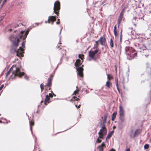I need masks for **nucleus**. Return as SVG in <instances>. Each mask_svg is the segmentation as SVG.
Instances as JSON below:
<instances>
[{"instance_id":"obj_1","label":"nucleus","mask_w":151,"mask_h":151,"mask_svg":"<svg viewBox=\"0 0 151 151\" xmlns=\"http://www.w3.org/2000/svg\"><path fill=\"white\" fill-rule=\"evenodd\" d=\"M29 31H22L18 32L15 37L11 35L9 39L12 42L11 46L10 51L12 53L17 52V55L19 57L22 55L19 51L22 52L25 48L26 41L24 40L28 34Z\"/></svg>"},{"instance_id":"obj_2","label":"nucleus","mask_w":151,"mask_h":151,"mask_svg":"<svg viewBox=\"0 0 151 151\" xmlns=\"http://www.w3.org/2000/svg\"><path fill=\"white\" fill-rule=\"evenodd\" d=\"M125 50L127 55V58L129 60L135 58L137 56V52L132 47H126L125 48Z\"/></svg>"},{"instance_id":"obj_3","label":"nucleus","mask_w":151,"mask_h":151,"mask_svg":"<svg viewBox=\"0 0 151 151\" xmlns=\"http://www.w3.org/2000/svg\"><path fill=\"white\" fill-rule=\"evenodd\" d=\"M81 61L79 59H77L74 63L76 69L78 71V74L80 76L82 77L83 76V70L82 67L83 66V65H82L81 66Z\"/></svg>"},{"instance_id":"obj_4","label":"nucleus","mask_w":151,"mask_h":151,"mask_svg":"<svg viewBox=\"0 0 151 151\" xmlns=\"http://www.w3.org/2000/svg\"><path fill=\"white\" fill-rule=\"evenodd\" d=\"M99 46L95 44L92 49H95V51L90 50L89 52V56L90 58L89 59V61H91L92 60L96 61L97 58L95 56V55L99 51V48L98 47Z\"/></svg>"},{"instance_id":"obj_5","label":"nucleus","mask_w":151,"mask_h":151,"mask_svg":"<svg viewBox=\"0 0 151 151\" xmlns=\"http://www.w3.org/2000/svg\"><path fill=\"white\" fill-rule=\"evenodd\" d=\"M12 70H13L12 75H14V77L18 76L21 77L24 75V73L20 72L19 69L16 66H12L10 69V71Z\"/></svg>"},{"instance_id":"obj_6","label":"nucleus","mask_w":151,"mask_h":151,"mask_svg":"<svg viewBox=\"0 0 151 151\" xmlns=\"http://www.w3.org/2000/svg\"><path fill=\"white\" fill-rule=\"evenodd\" d=\"M146 40L142 37H139L138 39H137V42L140 49L145 50L146 49V46L144 45V42Z\"/></svg>"},{"instance_id":"obj_7","label":"nucleus","mask_w":151,"mask_h":151,"mask_svg":"<svg viewBox=\"0 0 151 151\" xmlns=\"http://www.w3.org/2000/svg\"><path fill=\"white\" fill-rule=\"evenodd\" d=\"M60 9V3L58 1H56L54 4V12L58 16L59 11Z\"/></svg>"},{"instance_id":"obj_8","label":"nucleus","mask_w":151,"mask_h":151,"mask_svg":"<svg viewBox=\"0 0 151 151\" xmlns=\"http://www.w3.org/2000/svg\"><path fill=\"white\" fill-rule=\"evenodd\" d=\"M53 76H51L48 79V81L46 85H45V90L46 91H48V90H50L51 89V87L52 86V80Z\"/></svg>"},{"instance_id":"obj_9","label":"nucleus","mask_w":151,"mask_h":151,"mask_svg":"<svg viewBox=\"0 0 151 151\" xmlns=\"http://www.w3.org/2000/svg\"><path fill=\"white\" fill-rule=\"evenodd\" d=\"M107 130L106 129H100V132L98 133V134L99 135V137L103 139V136H105Z\"/></svg>"},{"instance_id":"obj_10","label":"nucleus","mask_w":151,"mask_h":151,"mask_svg":"<svg viewBox=\"0 0 151 151\" xmlns=\"http://www.w3.org/2000/svg\"><path fill=\"white\" fill-rule=\"evenodd\" d=\"M124 14L123 10H122L119 14L117 20L118 27H119V24L122 22Z\"/></svg>"},{"instance_id":"obj_11","label":"nucleus","mask_w":151,"mask_h":151,"mask_svg":"<svg viewBox=\"0 0 151 151\" xmlns=\"http://www.w3.org/2000/svg\"><path fill=\"white\" fill-rule=\"evenodd\" d=\"M99 41L101 45H105L106 40L105 37L104 36L101 37L99 39Z\"/></svg>"},{"instance_id":"obj_12","label":"nucleus","mask_w":151,"mask_h":151,"mask_svg":"<svg viewBox=\"0 0 151 151\" xmlns=\"http://www.w3.org/2000/svg\"><path fill=\"white\" fill-rule=\"evenodd\" d=\"M119 116H124V111L121 106H119Z\"/></svg>"},{"instance_id":"obj_13","label":"nucleus","mask_w":151,"mask_h":151,"mask_svg":"<svg viewBox=\"0 0 151 151\" xmlns=\"http://www.w3.org/2000/svg\"><path fill=\"white\" fill-rule=\"evenodd\" d=\"M50 98H49L48 95H47L46 96L44 101V104L45 105H46L48 104L50 102Z\"/></svg>"},{"instance_id":"obj_14","label":"nucleus","mask_w":151,"mask_h":151,"mask_svg":"<svg viewBox=\"0 0 151 151\" xmlns=\"http://www.w3.org/2000/svg\"><path fill=\"white\" fill-rule=\"evenodd\" d=\"M103 147H105V145L104 143V142H102L101 145H99L98 147V148L99 149V151H103Z\"/></svg>"},{"instance_id":"obj_15","label":"nucleus","mask_w":151,"mask_h":151,"mask_svg":"<svg viewBox=\"0 0 151 151\" xmlns=\"http://www.w3.org/2000/svg\"><path fill=\"white\" fill-rule=\"evenodd\" d=\"M140 133V131L139 129H137L135 130L134 134V137H136Z\"/></svg>"},{"instance_id":"obj_16","label":"nucleus","mask_w":151,"mask_h":151,"mask_svg":"<svg viewBox=\"0 0 151 151\" xmlns=\"http://www.w3.org/2000/svg\"><path fill=\"white\" fill-rule=\"evenodd\" d=\"M114 131V130L112 131L111 132H110L109 134H108L106 138V139H109L112 136V135L113 134Z\"/></svg>"},{"instance_id":"obj_17","label":"nucleus","mask_w":151,"mask_h":151,"mask_svg":"<svg viewBox=\"0 0 151 151\" xmlns=\"http://www.w3.org/2000/svg\"><path fill=\"white\" fill-rule=\"evenodd\" d=\"M50 18V21L51 22H54L56 20V16H50L49 17Z\"/></svg>"},{"instance_id":"obj_18","label":"nucleus","mask_w":151,"mask_h":151,"mask_svg":"<svg viewBox=\"0 0 151 151\" xmlns=\"http://www.w3.org/2000/svg\"><path fill=\"white\" fill-rule=\"evenodd\" d=\"M106 86L108 88H110V86H112V83H110L109 81H107L106 84Z\"/></svg>"},{"instance_id":"obj_19","label":"nucleus","mask_w":151,"mask_h":151,"mask_svg":"<svg viewBox=\"0 0 151 151\" xmlns=\"http://www.w3.org/2000/svg\"><path fill=\"white\" fill-rule=\"evenodd\" d=\"M117 114V112L116 111L114 112L112 114L111 117V120L112 121H114L115 119L116 116Z\"/></svg>"},{"instance_id":"obj_20","label":"nucleus","mask_w":151,"mask_h":151,"mask_svg":"<svg viewBox=\"0 0 151 151\" xmlns=\"http://www.w3.org/2000/svg\"><path fill=\"white\" fill-rule=\"evenodd\" d=\"M108 116V114L106 113L104 115V119L103 120L104 123H106V118Z\"/></svg>"},{"instance_id":"obj_21","label":"nucleus","mask_w":151,"mask_h":151,"mask_svg":"<svg viewBox=\"0 0 151 151\" xmlns=\"http://www.w3.org/2000/svg\"><path fill=\"white\" fill-rule=\"evenodd\" d=\"M114 35L115 36H118V34H117V32L116 31V25H115L114 27Z\"/></svg>"},{"instance_id":"obj_22","label":"nucleus","mask_w":151,"mask_h":151,"mask_svg":"<svg viewBox=\"0 0 151 151\" xmlns=\"http://www.w3.org/2000/svg\"><path fill=\"white\" fill-rule=\"evenodd\" d=\"M29 124H30V129H31V131H32V126H33L34 125V122L32 120H31L29 122Z\"/></svg>"},{"instance_id":"obj_23","label":"nucleus","mask_w":151,"mask_h":151,"mask_svg":"<svg viewBox=\"0 0 151 151\" xmlns=\"http://www.w3.org/2000/svg\"><path fill=\"white\" fill-rule=\"evenodd\" d=\"M105 123H104V121H103V123H101L100 125V127H101V129H106L105 126Z\"/></svg>"},{"instance_id":"obj_24","label":"nucleus","mask_w":151,"mask_h":151,"mask_svg":"<svg viewBox=\"0 0 151 151\" xmlns=\"http://www.w3.org/2000/svg\"><path fill=\"white\" fill-rule=\"evenodd\" d=\"M119 118L122 122H124V116H119Z\"/></svg>"},{"instance_id":"obj_25","label":"nucleus","mask_w":151,"mask_h":151,"mask_svg":"<svg viewBox=\"0 0 151 151\" xmlns=\"http://www.w3.org/2000/svg\"><path fill=\"white\" fill-rule=\"evenodd\" d=\"M110 44L111 47L112 48L114 47V43L112 38L110 39Z\"/></svg>"},{"instance_id":"obj_26","label":"nucleus","mask_w":151,"mask_h":151,"mask_svg":"<svg viewBox=\"0 0 151 151\" xmlns=\"http://www.w3.org/2000/svg\"><path fill=\"white\" fill-rule=\"evenodd\" d=\"M79 100V99L76 97L73 96V97L72 99L70 100V101H78Z\"/></svg>"},{"instance_id":"obj_27","label":"nucleus","mask_w":151,"mask_h":151,"mask_svg":"<svg viewBox=\"0 0 151 151\" xmlns=\"http://www.w3.org/2000/svg\"><path fill=\"white\" fill-rule=\"evenodd\" d=\"M45 86L44 85V84L43 83H42L40 84V87L41 88V92H42L43 90H44Z\"/></svg>"},{"instance_id":"obj_28","label":"nucleus","mask_w":151,"mask_h":151,"mask_svg":"<svg viewBox=\"0 0 151 151\" xmlns=\"http://www.w3.org/2000/svg\"><path fill=\"white\" fill-rule=\"evenodd\" d=\"M84 55L83 54H79L78 55V57L81 59L82 60V62H83V58H84Z\"/></svg>"},{"instance_id":"obj_29","label":"nucleus","mask_w":151,"mask_h":151,"mask_svg":"<svg viewBox=\"0 0 151 151\" xmlns=\"http://www.w3.org/2000/svg\"><path fill=\"white\" fill-rule=\"evenodd\" d=\"M79 91V89H76V90L74 91L73 93V95H76V94L78 93V92Z\"/></svg>"},{"instance_id":"obj_30","label":"nucleus","mask_w":151,"mask_h":151,"mask_svg":"<svg viewBox=\"0 0 151 151\" xmlns=\"http://www.w3.org/2000/svg\"><path fill=\"white\" fill-rule=\"evenodd\" d=\"M129 135L131 138H134L135 137H134V134H133V130H132L131 131V133Z\"/></svg>"},{"instance_id":"obj_31","label":"nucleus","mask_w":151,"mask_h":151,"mask_svg":"<svg viewBox=\"0 0 151 151\" xmlns=\"http://www.w3.org/2000/svg\"><path fill=\"white\" fill-rule=\"evenodd\" d=\"M107 78L109 80L113 78L112 76H110L109 74H107Z\"/></svg>"},{"instance_id":"obj_32","label":"nucleus","mask_w":151,"mask_h":151,"mask_svg":"<svg viewBox=\"0 0 151 151\" xmlns=\"http://www.w3.org/2000/svg\"><path fill=\"white\" fill-rule=\"evenodd\" d=\"M149 147V145L148 144H146L144 146V147L145 149H147Z\"/></svg>"},{"instance_id":"obj_33","label":"nucleus","mask_w":151,"mask_h":151,"mask_svg":"<svg viewBox=\"0 0 151 151\" xmlns=\"http://www.w3.org/2000/svg\"><path fill=\"white\" fill-rule=\"evenodd\" d=\"M137 18L136 17H134V18L132 19V22L133 23H134L135 22Z\"/></svg>"},{"instance_id":"obj_34","label":"nucleus","mask_w":151,"mask_h":151,"mask_svg":"<svg viewBox=\"0 0 151 151\" xmlns=\"http://www.w3.org/2000/svg\"><path fill=\"white\" fill-rule=\"evenodd\" d=\"M115 81L116 82V86H117L118 84V79L117 78L115 79Z\"/></svg>"},{"instance_id":"obj_35","label":"nucleus","mask_w":151,"mask_h":151,"mask_svg":"<svg viewBox=\"0 0 151 151\" xmlns=\"http://www.w3.org/2000/svg\"><path fill=\"white\" fill-rule=\"evenodd\" d=\"M99 138H100L99 137L97 138V140L96 141V142L98 143H100L101 141V140L99 139Z\"/></svg>"},{"instance_id":"obj_36","label":"nucleus","mask_w":151,"mask_h":151,"mask_svg":"<svg viewBox=\"0 0 151 151\" xmlns=\"http://www.w3.org/2000/svg\"><path fill=\"white\" fill-rule=\"evenodd\" d=\"M65 50L64 49H63L61 51V53L63 54V55H64V53H65Z\"/></svg>"},{"instance_id":"obj_37","label":"nucleus","mask_w":151,"mask_h":151,"mask_svg":"<svg viewBox=\"0 0 151 151\" xmlns=\"http://www.w3.org/2000/svg\"><path fill=\"white\" fill-rule=\"evenodd\" d=\"M49 98H52L53 96V94L52 93H50L48 95Z\"/></svg>"},{"instance_id":"obj_38","label":"nucleus","mask_w":151,"mask_h":151,"mask_svg":"<svg viewBox=\"0 0 151 151\" xmlns=\"http://www.w3.org/2000/svg\"><path fill=\"white\" fill-rule=\"evenodd\" d=\"M148 47L149 50H151V43L148 46Z\"/></svg>"},{"instance_id":"obj_39","label":"nucleus","mask_w":151,"mask_h":151,"mask_svg":"<svg viewBox=\"0 0 151 151\" xmlns=\"http://www.w3.org/2000/svg\"><path fill=\"white\" fill-rule=\"evenodd\" d=\"M99 40H98L96 41L95 42H96L95 45H97L99 46Z\"/></svg>"},{"instance_id":"obj_40","label":"nucleus","mask_w":151,"mask_h":151,"mask_svg":"<svg viewBox=\"0 0 151 151\" xmlns=\"http://www.w3.org/2000/svg\"><path fill=\"white\" fill-rule=\"evenodd\" d=\"M61 43H59L58 44L56 47L57 48H59V47L61 45Z\"/></svg>"},{"instance_id":"obj_41","label":"nucleus","mask_w":151,"mask_h":151,"mask_svg":"<svg viewBox=\"0 0 151 151\" xmlns=\"http://www.w3.org/2000/svg\"><path fill=\"white\" fill-rule=\"evenodd\" d=\"M60 23V19H58V21L56 22V23L57 24H58Z\"/></svg>"},{"instance_id":"obj_42","label":"nucleus","mask_w":151,"mask_h":151,"mask_svg":"<svg viewBox=\"0 0 151 151\" xmlns=\"http://www.w3.org/2000/svg\"><path fill=\"white\" fill-rule=\"evenodd\" d=\"M4 86V84H2L0 87V91L3 88Z\"/></svg>"},{"instance_id":"obj_43","label":"nucleus","mask_w":151,"mask_h":151,"mask_svg":"<svg viewBox=\"0 0 151 151\" xmlns=\"http://www.w3.org/2000/svg\"><path fill=\"white\" fill-rule=\"evenodd\" d=\"M50 21H51L50 20V18H49V17L48 20L47 21V22L48 23H50Z\"/></svg>"},{"instance_id":"obj_44","label":"nucleus","mask_w":151,"mask_h":151,"mask_svg":"<svg viewBox=\"0 0 151 151\" xmlns=\"http://www.w3.org/2000/svg\"><path fill=\"white\" fill-rule=\"evenodd\" d=\"M24 78L28 80V79L29 77L27 76H24Z\"/></svg>"},{"instance_id":"obj_45","label":"nucleus","mask_w":151,"mask_h":151,"mask_svg":"<svg viewBox=\"0 0 151 151\" xmlns=\"http://www.w3.org/2000/svg\"><path fill=\"white\" fill-rule=\"evenodd\" d=\"M7 0H4L3 2V5H4L5 3L6 2Z\"/></svg>"},{"instance_id":"obj_46","label":"nucleus","mask_w":151,"mask_h":151,"mask_svg":"<svg viewBox=\"0 0 151 151\" xmlns=\"http://www.w3.org/2000/svg\"><path fill=\"white\" fill-rule=\"evenodd\" d=\"M122 30L121 31V36H120V41H121V39H122Z\"/></svg>"},{"instance_id":"obj_47","label":"nucleus","mask_w":151,"mask_h":151,"mask_svg":"<svg viewBox=\"0 0 151 151\" xmlns=\"http://www.w3.org/2000/svg\"><path fill=\"white\" fill-rule=\"evenodd\" d=\"M81 105H79L78 107H77V105H76V107H77L78 108H79L80 107Z\"/></svg>"},{"instance_id":"obj_48","label":"nucleus","mask_w":151,"mask_h":151,"mask_svg":"<svg viewBox=\"0 0 151 151\" xmlns=\"http://www.w3.org/2000/svg\"><path fill=\"white\" fill-rule=\"evenodd\" d=\"M116 86L117 90H119V88L118 85L117 86Z\"/></svg>"},{"instance_id":"obj_49","label":"nucleus","mask_w":151,"mask_h":151,"mask_svg":"<svg viewBox=\"0 0 151 151\" xmlns=\"http://www.w3.org/2000/svg\"><path fill=\"white\" fill-rule=\"evenodd\" d=\"M130 149L129 148H128L125 151H130Z\"/></svg>"},{"instance_id":"obj_50","label":"nucleus","mask_w":151,"mask_h":151,"mask_svg":"<svg viewBox=\"0 0 151 151\" xmlns=\"http://www.w3.org/2000/svg\"><path fill=\"white\" fill-rule=\"evenodd\" d=\"M52 94H53V96H56V95H55L54 93H52Z\"/></svg>"},{"instance_id":"obj_51","label":"nucleus","mask_w":151,"mask_h":151,"mask_svg":"<svg viewBox=\"0 0 151 151\" xmlns=\"http://www.w3.org/2000/svg\"><path fill=\"white\" fill-rule=\"evenodd\" d=\"M115 70H117V68H116V65H115Z\"/></svg>"},{"instance_id":"obj_52","label":"nucleus","mask_w":151,"mask_h":151,"mask_svg":"<svg viewBox=\"0 0 151 151\" xmlns=\"http://www.w3.org/2000/svg\"><path fill=\"white\" fill-rule=\"evenodd\" d=\"M118 91L119 92V93H120V89H119V90H118Z\"/></svg>"},{"instance_id":"obj_53","label":"nucleus","mask_w":151,"mask_h":151,"mask_svg":"<svg viewBox=\"0 0 151 151\" xmlns=\"http://www.w3.org/2000/svg\"><path fill=\"white\" fill-rule=\"evenodd\" d=\"M35 24H36L37 25V26L38 25V24H39V23H35Z\"/></svg>"},{"instance_id":"obj_54","label":"nucleus","mask_w":151,"mask_h":151,"mask_svg":"<svg viewBox=\"0 0 151 151\" xmlns=\"http://www.w3.org/2000/svg\"><path fill=\"white\" fill-rule=\"evenodd\" d=\"M4 5H3V4H2L1 5V7H2Z\"/></svg>"},{"instance_id":"obj_55","label":"nucleus","mask_w":151,"mask_h":151,"mask_svg":"<svg viewBox=\"0 0 151 151\" xmlns=\"http://www.w3.org/2000/svg\"><path fill=\"white\" fill-rule=\"evenodd\" d=\"M53 22H52L51 24H53Z\"/></svg>"},{"instance_id":"obj_56","label":"nucleus","mask_w":151,"mask_h":151,"mask_svg":"<svg viewBox=\"0 0 151 151\" xmlns=\"http://www.w3.org/2000/svg\"><path fill=\"white\" fill-rule=\"evenodd\" d=\"M2 122L1 120H0V123H2Z\"/></svg>"},{"instance_id":"obj_57","label":"nucleus","mask_w":151,"mask_h":151,"mask_svg":"<svg viewBox=\"0 0 151 151\" xmlns=\"http://www.w3.org/2000/svg\"><path fill=\"white\" fill-rule=\"evenodd\" d=\"M9 71H8V72H7V75H8L9 73Z\"/></svg>"},{"instance_id":"obj_58","label":"nucleus","mask_w":151,"mask_h":151,"mask_svg":"<svg viewBox=\"0 0 151 151\" xmlns=\"http://www.w3.org/2000/svg\"><path fill=\"white\" fill-rule=\"evenodd\" d=\"M2 1V0H0V3H1V1Z\"/></svg>"},{"instance_id":"obj_59","label":"nucleus","mask_w":151,"mask_h":151,"mask_svg":"<svg viewBox=\"0 0 151 151\" xmlns=\"http://www.w3.org/2000/svg\"><path fill=\"white\" fill-rule=\"evenodd\" d=\"M100 53H101V52H99L98 53V55H99V54H100Z\"/></svg>"},{"instance_id":"obj_60","label":"nucleus","mask_w":151,"mask_h":151,"mask_svg":"<svg viewBox=\"0 0 151 151\" xmlns=\"http://www.w3.org/2000/svg\"><path fill=\"white\" fill-rule=\"evenodd\" d=\"M43 101H41V103H42V102H43Z\"/></svg>"},{"instance_id":"obj_61","label":"nucleus","mask_w":151,"mask_h":151,"mask_svg":"<svg viewBox=\"0 0 151 151\" xmlns=\"http://www.w3.org/2000/svg\"><path fill=\"white\" fill-rule=\"evenodd\" d=\"M115 128V126H114V127H113V128H114H114Z\"/></svg>"},{"instance_id":"obj_62","label":"nucleus","mask_w":151,"mask_h":151,"mask_svg":"<svg viewBox=\"0 0 151 151\" xmlns=\"http://www.w3.org/2000/svg\"><path fill=\"white\" fill-rule=\"evenodd\" d=\"M45 22L46 23H47V21H45Z\"/></svg>"},{"instance_id":"obj_63","label":"nucleus","mask_w":151,"mask_h":151,"mask_svg":"<svg viewBox=\"0 0 151 151\" xmlns=\"http://www.w3.org/2000/svg\"><path fill=\"white\" fill-rule=\"evenodd\" d=\"M78 88V86H76V88Z\"/></svg>"},{"instance_id":"obj_64","label":"nucleus","mask_w":151,"mask_h":151,"mask_svg":"<svg viewBox=\"0 0 151 151\" xmlns=\"http://www.w3.org/2000/svg\"><path fill=\"white\" fill-rule=\"evenodd\" d=\"M51 92L52 93H53L52 91H51Z\"/></svg>"}]
</instances>
